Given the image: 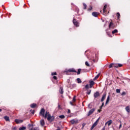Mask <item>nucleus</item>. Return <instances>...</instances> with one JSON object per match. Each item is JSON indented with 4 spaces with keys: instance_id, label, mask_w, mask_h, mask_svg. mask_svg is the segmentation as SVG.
<instances>
[{
    "instance_id": "obj_1",
    "label": "nucleus",
    "mask_w": 130,
    "mask_h": 130,
    "mask_svg": "<svg viewBox=\"0 0 130 130\" xmlns=\"http://www.w3.org/2000/svg\"><path fill=\"white\" fill-rule=\"evenodd\" d=\"M43 117H45V118H46L47 117L48 120H50L52 117L50 115V114H49V112H46L45 113V114H44V116H43Z\"/></svg>"
},
{
    "instance_id": "obj_2",
    "label": "nucleus",
    "mask_w": 130,
    "mask_h": 130,
    "mask_svg": "<svg viewBox=\"0 0 130 130\" xmlns=\"http://www.w3.org/2000/svg\"><path fill=\"white\" fill-rule=\"evenodd\" d=\"M99 119H100V118H99L96 121L92 124V126L90 128V130H93V128L95 127L98 124V122L99 121Z\"/></svg>"
},
{
    "instance_id": "obj_3",
    "label": "nucleus",
    "mask_w": 130,
    "mask_h": 130,
    "mask_svg": "<svg viewBox=\"0 0 130 130\" xmlns=\"http://www.w3.org/2000/svg\"><path fill=\"white\" fill-rule=\"evenodd\" d=\"M72 124H75L76 123H79V120L78 119H73L70 121Z\"/></svg>"
},
{
    "instance_id": "obj_4",
    "label": "nucleus",
    "mask_w": 130,
    "mask_h": 130,
    "mask_svg": "<svg viewBox=\"0 0 130 130\" xmlns=\"http://www.w3.org/2000/svg\"><path fill=\"white\" fill-rule=\"evenodd\" d=\"M94 111H95V109L93 108L92 109H91L89 112L87 114V116H90V115L93 114V113L94 112Z\"/></svg>"
},
{
    "instance_id": "obj_5",
    "label": "nucleus",
    "mask_w": 130,
    "mask_h": 130,
    "mask_svg": "<svg viewBox=\"0 0 130 130\" xmlns=\"http://www.w3.org/2000/svg\"><path fill=\"white\" fill-rule=\"evenodd\" d=\"M44 113H45V110L44 109H42L40 112V115L44 116Z\"/></svg>"
},
{
    "instance_id": "obj_6",
    "label": "nucleus",
    "mask_w": 130,
    "mask_h": 130,
    "mask_svg": "<svg viewBox=\"0 0 130 130\" xmlns=\"http://www.w3.org/2000/svg\"><path fill=\"white\" fill-rule=\"evenodd\" d=\"M73 24L76 26V27H79V22H78V21H77V20H76V19H73Z\"/></svg>"
},
{
    "instance_id": "obj_7",
    "label": "nucleus",
    "mask_w": 130,
    "mask_h": 130,
    "mask_svg": "<svg viewBox=\"0 0 130 130\" xmlns=\"http://www.w3.org/2000/svg\"><path fill=\"white\" fill-rule=\"evenodd\" d=\"M111 123H112V120H110L109 121L106 122L105 124H108V126H110V125H111Z\"/></svg>"
},
{
    "instance_id": "obj_8",
    "label": "nucleus",
    "mask_w": 130,
    "mask_h": 130,
    "mask_svg": "<svg viewBox=\"0 0 130 130\" xmlns=\"http://www.w3.org/2000/svg\"><path fill=\"white\" fill-rule=\"evenodd\" d=\"M109 28L110 29H113V28H114V25L113 24V23L112 22L110 23Z\"/></svg>"
},
{
    "instance_id": "obj_9",
    "label": "nucleus",
    "mask_w": 130,
    "mask_h": 130,
    "mask_svg": "<svg viewBox=\"0 0 130 130\" xmlns=\"http://www.w3.org/2000/svg\"><path fill=\"white\" fill-rule=\"evenodd\" d=\"M15 122L17 123H22L23 122V120H20V119H15Z\"/></svg>"
},
{
    "instance_id": "obj_10",
    "label": "nucleus",
    "mask_w": 130,
    "mask_h": 130,
    "mask_svg": "<svg viewBox=\"0 0 130 130\" xmlns=\"http://www.w3.org/2000/svg\"><path fill=\"white\" fill-rule=\"evenodd\" d=\"M90 84V88H92V87H93V86H94V84H95V82H94L93 81H91L89 82Z\"/></svg>"
},
{
    "instance_id": "obj_11",
    "label": "nucleus",
    "mask_w": 130,
    "mask_h": 130,
    "mask_svg": "<svg viewBox=\"0 0 130 130\" xmlns=\"http://www.w3.org/2000/svg\"><path fill=\"white\" fill-rule=\"evenodd\" d=\"M99 92L96 91L94 94V98H97L98 97H99Z\"/></svg>"
},
{
    "instance_id": "obj_12",
    "label": "nucleus",
    "mask_w": 130,
    "mask_h": 130,
    "mask_svg": "<svg viewBox=\"0 0 130 130\" xmlns=\"http://www.w3.org/2000/svg\"><path fill=\"white\" fill-rule=\"evenodd\" d=\"M105 98H106V94L105 93L103 94L102 99H101V102H103L104 101V100H105Z\"/></svg>"
},
{
    "instance_id": "obj_13",
    "label": "nucleus",
    "mask_w": 130,
    "mask_h": 130,
    "mask_svg": "<svg viewBox=\"0 0 130 130\" xmlns=\"http://www.w3.org/2000/svg\"><path fill=\"white\" fill-rule=\"evenodd\" d=\"M40 123L42 126H44V125L45 124V122H44V120L41 119L40 121Z\"/></svg>"
},
{
    "instance_id": "obj_14",
    "label": "nucleus",
    "mask_w": 130,
    "mask_h": 130,
    "mask_svg": "<svg viewBox=\"0 0 130 130\" xmlns=\"http://www.w3.org/2000/svg\"><path fill=\"white\" fill-rule=\"evenodd\" d=\"M92 15L93 17H98V15H99V14L96 12H92Z\"/></svg>"
},
{
    "instance_id": "obj_15",
    "label": "nucleus",
    "mask_w": 130,
    "mask_h": 130,
    "mask_svg": "<svg viewBox=\"0 0 130 130\" xmlns=\"http://www.w3.org/2000/svg\"><path fill=\"white\" fill-rule=\"evenodd\" d=\"M125 110L127 112L129 113L130 112V108L129 106H127L125 108Z\"/></svg>"
},
{
    "instance_id": "obj_16",
    "label": "nucleus",
    "mask_w": 130,
    "mask_h": 130,
    "mask_svg": "<svg viewBox=\"0 0 130 130\" xmlns=\"http://www.w3.org/2000/svg\"><path fill=\"white\" fill-rule=\"evenodd\" d=\"M4 119H5V120L6 121H10V118L9 117H8L7 116H5L4 117Z\"/></svg>"
},
{
    "instance_id": "obj_17",
    "label": "nucleus",
    "mask_w": 130,
    "mask_h": 130,
    "mask_svg": "<svg viewBox=\"0 0 130 130\" xmlns=\"http://www.w3.org/2000/svg\"><path fill=\"white\" fill-rule=\"evenodd\" d=\"M69 72H72V73H77V71H76V70H75V69H69Z\"/></svg>"
},
{
    "instance_id": "obj_18",
    "label": "nucleus",
    "mask_w": 130,
    "mask_h": 130,
    "mask_svg": "<svg viewBox=\"0 0 130 130\" xmlns=\"http://www.w3.org/2000/svg\"><path fill=\"white\" fill-rule=\"evenodd\" d=\"M110 99V96L109 95L108 97H107V100H106V104H108V103H109V100Z\"/></svg>"
},
{
    "instance_id": "obj_19",
    "label": "nucleus",
    "mask_w": 130,
    "mask_h": 130,
    "mask_svg": "<svg viewBox=\"0 0 130 130\" xmlns=\"http://www.w3.org/2000/svg\"><path fill=\"white\" fill-rule=\"evenodd\" d=\"M59 92L60 94H63V88H62V87L60 88Z\"/></svg>"
},
{
    "instance_id": "obj_20",
    "label": "nucleus",
    "mask_w": 130,
    "mask_h": 130,
    "mask_svg": "<svg viewBox=\"0 0 130 130\" xmlns=\"http://www.w3.org/2000/svg\"><path fill=\"white\" fill-rule=\"evenodd\" d=\"M106 8H107V5H106L103 8V12L104 13H106Z\"/></svg>"
},
{
    "instance_id": "obj_21",
    "label": "nucleus",
    "mask_w": 130,
    "mask_h": 130,
    "mask_svg": "<svg viewBox=\"0 0 130 130\" xmlns=\"http://www.w3.org/2000/svg\"><path fill=\"white\" fill-rule=\"evenodd\" d=\"M77 81L78 84H81V83H82V80H81V79L80 78H77Z\"/></svg>"
},
{
    "instance_id": "obj_22",
    "label": "nucleus",
    "mask_w": 130,
    "mask_h": 130,
    "mask_svg": "<svg viewBox=\"0 0 130 130\" xmlns=\"http://www.w3.org/2000/svg\"><path fill=\"white\" fill-rule=\"evenodd\" d=\"M118 32V30L117 29H114L112 31V34H115V33H117Z\"/></svg>"
},
{
    "instance_id": "obj_23",
    "label": "nucleus",
    "mask_w": 130,
    "mask_h": 130,
    "mask_svg": "<svg viewBox=\"0 0 130 130\" xmlns=\"http://www.w3.org/2000/svg\"><path fill=\"white\" fill-rule=\"evenodd\" d=\"M19 130H25L26 129V127L25 126H23V127H20L19 128Z\"/></svg>"
},
{
    "instance_id": "obj_24",
    "label": "nucleus",
    "mask_w": 130,
    "mask_h": 130,
    "mask_svg": "<svg viewBox=\"0 0 130 130\" xmlns=\"http://www.w3.org/2000/svg\"><path fill=\"white\" fill-rule=\"evenodd\" d=\"M114 63H112L109 66V68L111 69V68H113Z\"/></svg>"
},
{
    "instance_id": "obj_25",
    "label": "nucleus",
    "mask_w": 130,
    "mask_h": 130,
    "mask_svg": "<svg viewBox=\"0 0 130 130\" xmlns=\"http://www.w3.org/2000/svg\"><path fill=\"white\" fill-rule=\"evenodd\" d=\"M59 118H61V119H63V118H64L66 117V116H64V115H60L59 116Z\"/></svg>"
},
{
    "instance_id": "obj_26",
    "label": "nucleus",
    "mask_w": 130,
    "mask_h": 130,
    "mask_svg": "<svg viewBox=\"0 0 130 130\" xmlns=\"http://www.w3.org/2000/svg\"><path fill=\"white\" fill-rule=\"evenodd\" d=\"M36 106V105L35 104H32L30 105V107L31 108H34Z\"/></svg>"
},
{
    "instance_id": "obj_27",
    "label": "nucleus",
    "mask_w": 130,
    "mask_h": 130,
    "mask_svg": "<svg viewBox=\"0 0 130 130\" xmlns=\"http://www.w3.org/2000/svg\"><path fill=\"white\" fill-rule=\"evenodd\" d=\"M81 71H82V69H78V71L77 72V75H80V74H81Z\"/></svg>"
},
{
    "instance_id": "obj_28",
    "label": "nucleus",
    "mask_w": 130,
    "mask_h": 130,
    "mask_svg": "<svg viewBox=\"0 0 130 130\" xmlns=\"http://www.w3.org/2000/svg\"><path fill=\"white\" fill-rule=\"evenodd\" d=\"M83 7L84 10H86V9H87V5H86V4L83 3Z\"/></svg>"
},
{
    "instance_id": "obj_29",
    "label": "nucleus",
    "mask_w": 130,
    "mask_h": 130,
    "mask_svg": "<svg viewBox=\"0 0 130 130\" xmlns=\"http://www.w3.org/2000/svg\"><path fill=\"white\" fill-rule=\"evenodd\" d=\"M117 19H119V18H120V14L118 12L117 13Z\"/></svg>"
},
{
    "instance_id": "obj_30",
    "label": "nucleus",
    "mask_w": 130,
    "mask_h": 130,
    "mask_svg": "<svg viewBox=\"0 0 130 130\" xmlns=\"http://www.w3.org/2000/svg\"><path fill=\"white\" fill-rule=\"evenodd\" d=\"M85 65L87 66V67H90V64H89V62H88V61L85 62Z\"/></svg>"
},
{
    "instance_id": "obj_31",
    "label": "nucleus",
    "mask_w": 130,
    "mask_h": 130,
    "mask_svg": "<svg viewBox=\"0 0 130 130\" xmlns=\"http://www.w3.org/2000/svg\"><path fill=\"white\" fill-rule=\"evenodd\" d=\"M100 76V74H98L97 76H95L94 79H98L99 78Z\"/></svg>"
},
{
    "instance_id": "obj_32",
    "label": "nucleus",
    "mask_w": 130,
    "mask_h": 130,
    "mask_svg": "<svg viewBox=\"0 0 130 130\" xmlns=\"http://www.w3.org/2000/svg\"><path fill=\"white\" fill-rule=\"evenodd\" d=\"M114 68H118V64H114Z\"/></svg>"
},
{
    "instance_id": "obj_33",
    "label": "nucleus",
    "mask_w": 130,
    "mask_h": 130,
    "mask_svg": "<svg viewBox=\"0 0 130 130\" xmlns=\"http://www.w3.org/2000/svg\"><path fill=\"white\" fill-rule=\"evenodd\" d=\"M86 125V123H83L82 124V129H83L84 127H85V126Z\"/></svg>"
},
{
    "instance_id": "obj_34",
    "label": "nucleus",
    "mask_w": 130,
    "mask_h": 130,
    "mask_svg": "<svg viewBox=\"0 0 130 130\" xmlns=\"http://www.w3.org/2000/svg\"><path fill=\"white\" fill-rule=\"evenodd\" d=\"M116 92H117V93H120V89H116Z\"/></svg>"
},
{
    "instance_id": "obj_35",
    "label": "nucleus",
    "mask_w": 130,
    "mask_h": 130,
    "mask_svg": "<svg viewBox=\"0 0 130 130\" xmlns=\"http://www.w3.org/2000/svg\"><path fill=\"white\" fill-rule=\"evenodd\" d=\"M73 102H76V96H74L73 99Z\"/></svg>"
},
{
    "instance_id": "obj_36",
    "label": "nucleus",
    "mask_w": 130,
    "mask_h": 130,
    "mask_svg": "<svg viewBox=\"0 0 130 130\" xmlns=\"http://www.w3.org/2000/svg\"><path fill=\"white\" fill-rule=\"evenodd\" d=\"M52 76H56V72L52 73Z\"/></svg>"
},
{
    "instance_id": "obj_37",
    "label": "nucleus",
    "mask_w": 130,
    "mask_h": 130,
    "mask_svg": "<svg viewBox=\"0 0 130 130\" xmlns=\"http://www.w3.org/2000/svg\"><path fill=\"white\" fill-rule=\"evenodd\" d=\"M85 88L86 89H89V84H87L85 85Z\"/></svg>"
},
{
    "instance_id": "obj_38",
    "label": "nucleus",
    "mask_w": 130,
    "mask_h": 130,
    "mask_svg": "<svg viewBox=\"0 0 130 130\" xmlns=\"http://www.w3.org/2000/svg\"><path fill=\"white\" fill-rule=\"evenodd\" d=\"M92 6H90L89 8L88 9V11H91L92 10Z\"/></svg>"
},
{
    "instance_id": "obj_39",
    "label": "nucleus",
    "mask_w": 130,
    "mask_h": 130,
    "mask_svg": "<svg viewBox=\"0 0 130 130\" xmlns=\"http://www.w3.org/2000/svg\"><path fill=\"white\" fill-rule=\"evenodd\" d=\"M34 130H39V128L36 127L34 128Z\"/></svg>"
},
{
    "instance_id": "obj_40",
    "label": "nucleus",
    "mask_w": 130,
    "mask_h": 130,
    "mask_svg": "<svg viewBox=\"0 0 130 130\" xmlns=\"http://www.w3.org/2000/svg\"><path fill=\"white\" fill-rule=\"evenodd\" d=\"M122 66V64H118V67H119V68H121V66Z\"/></svg>"
},
{
    "instance_id": "obj_41",
    "label": "nucleus",
    "mask_w": 130,
    "mask_h": 130,
    "mask_svg": "<svg viewBox=\"0 0 130 130\" xmlns=\"http://www.w3.org/2000/svg\"><path fill=\"white\" fill-rule=\"evenodd\" d=\"M121 95H122V96H124V95H125V92H122V93H121Z\"/></svg>"
},
{
    "instance_id": "obj_42",
    "label": "nucleus",
    "mask_w": 130,
    "mask_h": 130,
    "mask_svg": "<svg viewBox=\"0 0 130 130\" xmlns=\"http://www.w3.org/2000/svg\"><path fill=\"white\" fill-rule=\"evenodd\" d=\"M53 79H54V80H56L57 79V78L56 77V76H53Z\"/></svg>"
},
{
    "instance_id": "obj_43",
    "label": "nucleus",
    "mask_w": 130,
    "mask_h": 130,
    "mask_svg": "<svg viewBox=\"0 0 130 130\" xmlns=\"http://www.w3.org/2000/svg\"><path fill=\"white\" fill-rule=\"evenodd\" d=\"M88 95H90L91 94V90L87 92Z\"/></svg>"
},
{
    "instance_id": "obj_44",
    "label": "nucleus",
    "mask_w": 130,
    "mask_h": 130,
    "mask_svg": "<svg viewBox=\"0 0 130 130\" xmlns=\"http://www.w3.org/2000/svg\"><path fill=\"white\" fill-rule=\"evenodd\" d=\"M121 126H122V125L121 124H120L119 128L120 129L121 128Z\"/></svg>"
},
{
    "instance_id": "obj_45",
    "label": "nucleus",
    "mask_w": 130,
    "mask_h": 130,
    "mask_svg": "<svg viewBox=\"0 0 130 130\" xmlns=\"http://www.w3.org/2000/svg\"><path fill=\"white\" fill-rule=\"evenodd\" d=\"M35 112V111L34 110H32V111H31L32 114H34Z\"/></svg>"
},
{
    "instance_id": "obj_46",
    "label": "nucleus",
    "mask_w": 130,
    "mask_h": 130,
    "mask_svg": "<svg viewBox=\"0 0 130 130\" xmlns=\"http://www.w3.org/2000/svg\"><path fill=\"white\" fill-rule=\"evenodd\" d=\"M58 109H60V105H58Z\"/></svg>"
},
{
    "instance_id": "obj_47",
    "label": "nucleus",
    "mask_w": 130,
    "mask_h": 130,
    "mask_svg": "<svg viewBox=\"0 0 130 130\" xmlns=\"http://www.w3.org/2000/svg\"><path fill=\"white\" fill-rule=\"evenodd\" d=\"M101 106H102V107H103V106H104V103H102Z\"/></svg>"
},
{
    "instance_id": "obj_48",
    "label": "nucleus",
    "mask_w": 130,
    "mask_h": 130,
    "mask_svg": "<svg viewBox=\"0 0 130 130\" xmlns=\"http://www.w3.org/2000/svg\"><path fill=\"white\" fill-rule=\"evenodd\" d=\"M13 129H14V130H16V129H17V128H16V127H14L13 128Z\"/></svg>"
},
{
    "instance_id": "obj_49",
    "label": "nucleus",
    "mask_w": 130,
    "mask_h": 130,
    "mask_svg": "<svg viewBox=\"0 0 130 130\" xmlns=\"http://www.w3.org/2000/svg\"><path fill=\"white\" fill-rule=\"evenodd\" d=\"M71 113V110H68V113Z\"/></svg>"
},
{
    "instance_id": "obj_50",
    "label": "nucleus",
    "mask_w": 130,
    "mask_h": 130,
    "mask_svg": "<svg viewBox=\"0 0 130 130\" xmlns=\"http://www.w3.org/2000/svg\"><path fill=\"white\" fill-rule=\"evenodd\" d=\"M102 130H105V127H104L102 128Z\"/></svg>"
},
{
    "instance_id": "obj_51",
    "label": "nucleus",
    "mask_w": 130,
    "mask_h": 130,
    "mask_svg": "<svg viewBox=\"0 0 130 130\" xmlns=\"http://www.w3.org/2000/svg\"><path fill=\"white\" fill-rule=\"evenodd\" d=\"M99 112H101V110H98Z\"/></svg>"
},
{
    "instance_id": "obj_52",
    "label": "nucleus",
    "mask_w": 130,
    "mask_h": 130,
    "mask_svg": "<svg viewBox=\"0 0 130 130\" xmlns=\"http://www.w3.org/2000/svg\"><path fill=\"white\" fill-rule=\"evenodd\" d=\"M70 104H71V105H73V103H72V102H71Z\"/></svg>"
},
{
    "instance_id": "obj_53",
    "label": "nucleus",
    "mask_w": 130,
    "mask_h": 130,
    "mask_svg": "<svg viewBox=\"0 0 130 130\" xmlns=\"http://www.w3.org/2000/svg\"><path fill=\"white\" fill-rule=\"evenodd\" d=\"M102 106H101V107H100V109H102Z\"/></svg>"
},
{
    "instance_id": "obj_54",
    "label": "nucleus",
    "mask_w": 130,
    "mask_h": 130,
    "mask_svg": "<svg viewBox=\"0 0 130 130\" xmlns=\"http://www.w3.org/2000/svg\"><path fill=\"white\" fill-rule=\"evenodd\" d=\"M2 110L0 109V112H2Z\"/></svg>"
},
{
    "instance_id": "obj_55",
    "label": "nucleus",
    "mask_w": 130,
    "mask_h": 130,
    "mask_svg": "<svg viewBox=\"0 0 130 130\" xmlns=\"http://www.w3.org/2000/svg\"><path fill=\"white\" fill-rule=\"evenodd\" d=\"M93 61H95V60L93 59Z\"/></svg>"
}]
</instances>
